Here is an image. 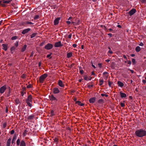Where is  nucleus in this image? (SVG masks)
I'll use <instances>...</instances> for the list:
<instances>
[{"instance_id":"obj_4","label":"nucleus","mask_w":146,"mask_h":146,"mask_svg":"<svg viewBox=\"0 0 146 146\" xmlns=\"http://www.w3.org/2000/svg\"><path fill=\"white\" fill-rule=\"evenodd\" d=\"M53 47V45L52 44L48 43L45 46V48L46 49L48 50L52 49Z\"/></svg>"},{"instance_id":"obj_14","label":"nucleus","mask_w":146,"mask_h":146,"mask_svg":"<svg viewBox=\"0 0 146 146\" xmlns=\"http://www.w3.org/2000/svg\"><path fill=\"white\" fill-rule=\"evenodd\" d=\"M96 101V98L93 97L90 98L89 100V102L91 103H93L95 102Z\"/></svg>"},{"instance_id":"obj_38","label":"nucleus","mask_w":146,"mask_h":146,"mask_svg":"<svg viewBox=\"0 0 146 146\" xmlns=\"http://www.w3.org/2000/svg\"><path fill=\"white\" fill-rule=\"evenodd\" d=\"M132 61L133 63V64H134L135 63V60L134 58H132Z\"/></svg>"},{"instance_id":"obj_41","label":"nucleus","mask_w":146,"mask_h":146,"mask_svg":"<svg viewBox=\"0 0 146 146\" xmlns=\"http://www.w3.org/2000/svg\"><path fill=\"white\" fill-rule=\"evenodd\" d=\"M51 115L53 116L54 115V111H53L52 110L51 111Z\"/></svg>"},{"instance_id":"obj_50","label":"nucleus","mask_w":146,"mask_h":146,"mask_svg":"<svg viewBox=\"0 0 146 146\" xmlns=\"http://www.w3.org/2000/svg\"><path fill=\"white\" fill-rule=\"evenodd\" d=\"M80 73L82 74H83L84 73L83 70H80Z\"/></svg>"},{"instance_id":"obj_49","label":"nucleus","mask_w":146,"mask_h":146,"mask_svg":"<svg viewBox=\"0 0 146 146\" xmlns=\"http://www.w3.org/2000/svg\"><path fill=\"white\" fill-rule=\"evenodd\" d=\"M77 46V45L75 44H74L72 45V46L74 48H76V47Z\"/></svg>"},{"instance_id":"obj_55","label":"nucleus","mask_w":146,"mask_h":146,"mask_svg":"<svg viewBox=\"0 0 146 146\" xmlns=\"http://www.w3.org/2000/svg\"><path fill=\"white\" fill-rule=\"evenodd\" d=\"M66 23L68 24H70L71 23V22L70 21H67Z\"/></svg>"},{"instance_id":"obj_30","label":"nucleus","mask_w":146,"mask_h":146,"mask_svg":"<svg viewBox=\"0 0 146 146\" xmlns=\"http://www.w3.org/2000/svg\"><path fill=\"white\" fill-rule=\"evenodd\" d=\"M99 82L100 84V85H102L103 84L104 82V80H101L99 81Z\"/></svg>"},{"instance_id":"obj_45","label":"nucleus","mask_w":146,"mask_h":146,"mask_svg":"<svg viewBox=\"0 0 146 146\" xmlns=\"http://www.w3.org/2000/svg\"><path fill=\"white\" fill-rule=\"evenodd\" d=\"M15 49V47L14 46H13L12 47V48H11V51H13Z\"/></svg>"},{"instance_id":"obj_11","label":"nucleus","mask_w":146,"mask_h":146,"mask_svg":"<svg viewBox=\"0 0 146 146\" xmlns=\"http://www.w3.org/2000/svg\"><path fill=\"white\" fill-rule=\"evenodd\" d=\"M84 80L86 81L90 80H91L92 78L91 77L89 78L86 75H84L83 76Z\"/></svg>"},{"instance_id":"obj_13","label":"nucleus","mask_w":146,"mask_h":146,"mask_svg":"<svg viewBox=\"0 0 146 146\" xmlns=\"http://www.w3.org/2000/svg\"><path fill=\"white\" fill-rule=\"evenodd\" d=\"M58 84L61 87H64V84L63 83L61 80H59L58 82Z\"/></svg>"},{"instance_id":"obj_24","label":"nucleus","mask_w":146,"mask_h":146,"mask_svg":"<svg viewBox=\"0 0 146 146\" xmlns=\"http://www.w3.org/2000/svg\"><path fill=\"white\" fill-rule=\"evenodd\" d=\"M72 55V53L70 52L67 54V57L68 58H70L71 57Z\"/></svg>"},{"instance_id":"obj_51","label":"nucleus","mask_w":146,"mask_h":146,"mask_svg":"<svg viewBox=\"0 0 146 146\" xmlns=\"http://www.w3.org/2000/svg\"><path fill=\"white\" fill-rule=\"evenodd\" d=\"M31 87H32V85L31 84H29L27 86V87L28 88H31Z\"/></svg>"},{"instance_id":"obj_28","label":"nucleus","mask_w":146,"mask_h":146,"mask_svg":"<svg viewBox=\"0 0 146 146\" xmlns=\"http://www.w3.org/2000/svg\"><path fill=\"white\" fill-rule=\"evenodd\" d=\"M33 23L31 22L25 21L24 22L23 25L25 24H33Z\"/></svg>"},{"instance_id":"obj_36","label":"nucleus","mask_w":146,"mask_h":146,"mask_svg":"<svg viewBox=\"0 0 146 146\" xmlns=\"http://www.w3.org/2000/svg\"><path fill=\"white\" fill-rule=\"evenodd\" d=\"M38 18H39V16L38 15H36L34 17V19H38Z\"/></svg>"},{"instance_id":"obj_35","label":"nucleus","mask_w":146,"mask_h":146,"mask_svg":"<svg viewBox=\"0 0 146 146\" xmlns=\"http://www.w3.org/2000/svg\"><path fill=\"white\" fill-rule=\"evenodd\" d=\"M10 92H11L10 90V89H9V92L7 94V97H9V96L10 94Z\"/></svg>"},{"instance_id":"obj_21","label":"nucleus","mask_w":146,"mask_h":146,"mask_svg":"<svg viewBox=\"0 0 146 146\" xmlns=\"http://www.w3.org/2000/svg\"><path fill=\"white\" fill-rule=\"evenodd\" d=\"M16 139H17L16 136V135H14L13 137L12 140V144L15 143V140H16Z\"/></svg>"},{"instance_id":"obj_37","label":"nucleus","mask_w":146,"mask_h":146,"mask_svg":"<svg viewBox=\"0 0 146 146\" xmlns=\"http://www.w3.org/2000/svg\"><path fill=\"white\" fill-rule=\"evenodd\" d=\"M112 84V82H110V81H108V84H109V85L110 86V87L111 86V85Z\"/></svg>"},{"instance_id":"obj_8","label":"nucleus","mask_w":146,"mask_h":146,"mask_svg":"<svg viewBox=\"0 0 146 146\" xmlns=\"http://www.w3.org/2000/svg\"><path fill=\"white\" fill-rule=\"evenodd\" d=\"M136 11V10L134 9H133L131 10L129 12V14L130 16H131L135 13Z\"/></svg>"},{"instance_id":"obj_54","label":"nucleus","mask_w":146,"mask_h":146,"mask_svg":"<svg viewBox=\"0 0 146 146\" xmlns=\"http://www.w3.org/2000/svg\"><path fill=\"white\" fill-rule=\"evenodd\" d=\"M109 53L111 54H112L113 53V52L111 50H110L108 52Z\"/></svg>"},{"instance_id":"obj_58","label":"nucleus","mask_w":146,"mask_h":146,"mask_svg":"<svg viewBox=\"0 0 146 146\" xmlns=\"http://www.w3.org/2000/svg\"><path fill=\"white\" fill-rule=\"evenodd\" d=\"M98 65L100 67H101V66H102V64H101V63H99L98 64Z\"/></svg>"},{"instance_id":"obj_34","label":"nucleus","mask_w":146,"mask_h":146,"mask_svg":"<svg viewBox=\"0 0 146 146\" xmlns=\"http://www.w3.org/2000/svg\"><path fill=\"white\" fill-rule=\"evenodd\" d=\"M103 102V100L102 99H100L98 101V102L99 103H101Z\"/></svg>"},{"instance_id":"obj_63","label":"nucleus","mask_w":146,"mask_h":146,"mask_svg":"<svg viewBox=\"0 0 146 146\" xmlns=\"http://www.w3.org/2000/svg\"><path fill=\"white\" fill-rule=\"evenodd\" d=\"M110 61V60L109 59H107L106 60V61L108 62Z\"/></svg>"},{"instance_id":"obj_53","label":"nucleus","mask_w":146,"mask_h":146,"mask_svg":"<svg viewBox=\"0 0 146 146\" xmlns=\"http://www.w3.org/2000/svg\"><path fill=\"white\" fill-rule=\"evenodd\" d=\"M51 54H52V53H51L50 54H48L47 55V58H49L50 57V56H51Z\"/></svg>"},{"instance_id":"obj_16","label":"nucleus","mask_w":146,"mask_h":146,"mask_svg":"<svg viewBox=\"0 0 146 146\" xmlns=\"http://www.w3.org/2000/svg\"><path fill=\"white\" fill-rule=\"evenodd\" d=\"M103 77L106 79L108 77V73L107 72H104L103 73Z\"/></svg>"},{"instance_id":"obj_22","label":"nucleus","mask_w":146,"mask_h":146,"mask_svg":"<svg viewBox=\"0 0 146 146\" xmlns=\"http://www.w3.org/2000/svg\"><path fill=\"white\" fill-rule=\"evenodd\" d=\"M141 49L140 47L139 46H137L135 48V50L137 52H138L141 50Z\"/></svg>"},{"instance_id":"obj_29","label":"nucleus","mask_w":146,"mask_h":146,"mask_svg":"<svg viewBox=\"0 0 146 146\" xmlns=\"http://www.w3.org/2000/svg\"><path fill=\"white\" fill-rule=\"evenodd\" d=\"M34 116L33 115H31L29 116L28 117V119L29 120H31L33 119Z\"/></svg>"},{"instance_id":"obj_18","label":"nucleus","mask_w":146,"mask_h":146,"mask_svg":"<svg viewBox=\"0 0 146 146\" xmlns=\"http://www.w3.org/2000/svg\"><path fill=\"white\" fill-rule=\"evenodd\" d=\"M76 103L78 104V105L82 106H83L84 105V104L82 103L81 102L79 101H76Z\"/></svg>"},{"instance_id":"obj_2","label":"nucleus","mask_w":146,"mask_h":146,"mask_svg":"<svg viewBox=\"0 0 146 146\" xmlns=\"http://www.w3.org/2000/svg\"><path fill=\"white\" fill-rule=\"evenodd\" d=\"M26 103L29 106L32 107V97L31 95L28 96L27 99L26 100Z\"/></svg>"},{"instance_id":"obj_23","label":"nucleus","mask_w":146,"mask_h":146,"mask_svg":"<svg viewBox=\"0 0 146 146\" xmlns=\"http://www.w3.org/2000/svg\"><path fill=\"white\" fill-rule=\"evenodd\" d=\"M11 1V0H3L2 1L3 3L8 4Z\"/></svg>"},{"instance_id":"obj_19","label":"nucleus","mask_w":146,"mask_h":146,"mask_svg":"<svg viewBox=\"0 0 146 146\" xmlns=\"http://www.w3.org/2000/svg\"><path fill=\"white\" fill-rule=\"evenodd\" d=\"M11 139L10 138L9 139L7 142V146H10Z\"/></svg>"},{"instance_id":"obj_43","label":"nucleus","mask_w":146,"mask_h":146,"mask_svg":"<svg viewBox=\"0 0 146 146\" xmlns=\"http://www.w3.org/2000/svg\"><path fill=\"white\" fill-rule=\"evenodd\" d=\"M15 45L16 46H17L18 45V42L17 41L15 43Z\"/></svg>"},{"instance_id":"obj_47","label":"nucleus","mask_w":146,"mask_h":146,"mask_svg":"<svg viewBox=\"0 0 146 146\" xmlns=\"http://www.w3.org/2000/svg\"><path fill=\"white\" fill-rule=\"evenodd\" d=\"M72 36V34H70L68 36V38H71Z\"/></svg>"},{"instance_id":"obj_17","label":"nucleus","mask_w":146,"mask_h":146,"mask_svg":"<svg viewBox=\"0 0 146 146\" xmlns=\"http://www.w3.org/2000/svg\"><path fill=\"white\" fill-rule=\"evenodd\" d=\"M117 83L118 84V86H119L120 87H123L124 86L122 82H121L120 81H118Z\"/></svg>"},{"instance_id":"obj_48","label":"nucleus","mask_w":146,"mask_h":146,"mask_svg":"<svg viewBox=\"0 0 146 146\" xmlns=\"http://www.w3.org/2000/svg\"><path fill=\"white\" fill-rule=\"evenodd\" d=\"M6 126V123H4L3 124V127L5 128Z\"/></svg>"},{"instance_id":"obj_27","label":"nucleus","mask_w":146,"mask_h":146,"mask_svg":"<svg viewBox=\"0 0 146 146\" xmlns=\"http://www.w3.org/2000/svg\"><path fill=\"white\" fill-rule=\"evenodd\" d=\"M20 146H26V144L24 141H21L20 144Z\"/></svg>"},{"instance_id":"obj_52","label":"nucleus","mask_w":146,"mask_h":146,"mask_svg":"<svg viewBox=\"0 0 146 146\" xmlns=\"http://www.w3.org/2000/svg\"><path fill=\"white\" fill-rule=\"evenodd\" d=\"M139 45L140 46H143L144 45L143 43L142 42L140 43V44H139Z\"/></svg>"},{"instance_id":"obj_59","label":"nucleus","mask_w":146,"mask_h":146,"mask_svg":"<svg viewBox=\"0 0 146 146\" xmlns=\"http://www.w3.org/2000/svg\"><path fill=\"white\" fill-rule=\"evenodd\" d=\"M117 27L119 28H121V25H118L117 26Z\"/></svg>"},{"instance_id":"obj_46","label":"nucleus","mask_w":146,"mask_h":146,"mask_svg":"<svg viewBox=\"0 0 146 146\" xmlns=\"http://www.w3.org/2000/svg\"><path fill=\"white\" fill-rule=\"evenodd\" d=\"M14 131L13 130H12L11 131V134H13L14 133Z\"/></svg>"},{"instance_id":"obj_44","label":"nucleus","mask_w":146,"mask_h":146,"mask_svg":"<svg viewBox=\"0 0 146 146\" xmlns=\"http://www.w3.org/2000/svg\"><path fill=\"white\" fill-rule=\"evenodd\" d=\"M127 63L129 65H131V62L129 60H127Z\"/></svg>"},{"instance_id":"obj_31","label":"nucleus","mask_w":146,"mask_h":146,"mask_svg":"<svg viewBox=\"0 0 146 146\" xmlns=\"http://www.w3.org/2000/svg\"><path fill=\"white\" fill-rule=\"evenodd\" d=\"M36 33H33L32 34L31 36V38H32L34 37H35V36L36 35Z\"/></svg>"},{"instance_id":"obj_15","label":"nucleus","mask_w":146,"mask_h":146,"mask_svg":"<svg viewBox=\"0 0 146 146\" xmlns=\"http://www.w3.org/2000/svg\"><path fill=\"white\" fill-rule=\"evenodd\" d=\"M120 94L121 97L122 98H125L127 96L126 94H125L121 92H120Z\"/></svg>"},{"instance_id":"obj_5","label":"nucleus","mask_w":146,"mask_h":146,"mask_svg":"<svg viewBox=\"0 0 146 146\" xmlns=\"http://www.w3.org/2000/svg\"><path fill=\"white\" fill-rule=\"evenodd\" d=\"M49 98L50 100L52 101H57V99L53 95H51L49 96Z\"/></svg>"},{"instance_id":"obj_32","label":"nucleus","mask_w":146,"mask_h":146,"mask_svg":"<svg viewBox=\"0 0 146 146\" xmlns=\"http://www.w3.org/2000/svg\"><path fill=\"white\" fill-rule=\"evenodd\" d=\"M20 143V139H17V145H19Z\"/></svg>"},{"instance_id":"obj_62","label":"nucleus","mask_w":146,"mask_h":146,"mask_svg":"<svg viewBox=\"0 0 146 146\" xmlns=\"http://www.w3.org/2000/svg\"><path fill=\"white\" fill-rule=\"evenodd\" d=\"M108 35H109L111 37L112 36V34L111 33H109L108 34Z\"/></svg>"},{"instance_id":"obj_64","label":"nucleus","mask_w":146,"mask_h":146,"mask_svg":"<svg viewBox=\"0 0 146 146\" xmlns=\"http://www.w3.org/2000/svg\"><path fill=\"white\" fill-rule=\"evenodd\" d=\"M143 83H146V80H143Z\"/></svg>"},{"instance_id":"obj_20","label":"nucleus","mask_w":146,"mask_h":146,"mask_svg":"<svg viewBox=\"0 0 146 146\" xmlns=\"http://www.w3.org/2000/svg\"><path fill=\"white\" fill-rule=\"evenodd\" d=\"M15 102L16 105L18 104L21 103L20 101L18 98H17L15 99Z\"/></svg>"},{"instance_id":"obj_42","label":"nucleus","mask_w":146,"mask_h":146,"mask_svg":"<svg viewBox=\"0 0 146 146\" xmlns=\"http://www.w3.org/2000/svg\"><path fill=\"white\" fill-rule=\"evenodd\" d=\"M120 105L122 107H124L125 106L124 104L123 103H121Z\"/></svg>"},{"instance_id":"obj_12","label":"nucleus","mask_w":146,"mask_h":146,"mask_svg":"<svg viewBox=\"0 0 146 146\" xmlns=\"http://www.w3.org/2000/svg\"><path fill=\"white\" fill-rule=\"evenodd\" d=\"M31 29L29 28H28L24 30L22 32V33L23 34H25L26 33H27L29 31H30Z\"/></svg>"},{"instance_id":"obj_40","label":"nucleus","mask_w":146,"mask_h":146,"mask_svg":"<svg viewBox=\"0 0 146 146\" xmlns=\"http://www.w3.org/2000/svg\"><path fill=\"white\" fill-rule=\"evenodd\" d=\"M4 4L5 3H3V2H2V4H1V5L3 7H5L6 5Z\"/></svg>"},{"instance_id":"obj_57","label":"nucleus","mask_w":146,"mask_h":146,"mask_svg":"<svg viewBox=\"0 0 146 146\" xmlns=\"http://www.w3.org/2000/svg\"><path fill=\"white\" fill-rule=\"evenodd\" d=\"M92 75H95V73H94V72H92Z\"/></svg>"},{"instance_id":"obj_10","label":"nucleus","mask_w":146,"mask_h":146,"mask_svg":"<svg viewBox=\"0 0 146 146\" xmlns=\"http://www.w3.org/2000/svg\"><path fill=\"white\" fill-rule=\"evenodd\" d=\"M60 92V90L58 88H54L53 90V92L54 94H58Z\"/></svg>"},{"instance_id":"obj_1","label":"nucleus","mask_w":146,"mask_h":146,"mask_svg":"<svg viewBox=\"0 0 146 146\" xmlns=\"http://www.w3.org/2000/svg\"><path fill=\"white\" fill-rule=\"evenodd\" d=\"M135 134L137 136L141 137L146 135V131L143 129H137L135 132Z\"/></svg>"},{"instance_id":"obj_60","label":"nucleus","mask_w":146,"mask_h":146,"mask_svg":"<svg viewBox=\"0 0 146 146\" xmlns=\"http://www.w3.org/2000/svg\"><path fill=\"white\" fill-rule=\"evenodd\" d=\"M23 78H24L25 77V75H23L22 76H21Z\"/></svg>"},{"instance_id":"obj_61","label":"nucleus","mask_w":146,"mask_h":146,"mask_svg":"<svg viewBox=\"0 0 146 146\" xmlns=\"http://www.w3.org/2000/svg\"><path fill=\"white\" fill-rule=\"evenodd\" d=\"M41 65V62H39V63H38V66L39 67H40V66Z\"/></svg>"},{"instance_id":"obj_6","label":"nucleus","mask_w":146,"mask_h":146,"mask_svg":"<svg viewBox=\"0 0 146 146\" xmlns=\"http://www.w3.org/2000/svg\"><path fill=\"white\" fill-rule=\"evenodd\" d=\"M6 89V86L5 85L2 86L0 88V93L3 94Z\"/></svg>"},{"instance_id":"obj_56","label":"nucleus","mask_w":146,"mask_h":146,"mask_svg":"<svg viewBox=\"0 0 146 146\" xmlns=\"http://www.w3.org/2000/svg\"><path fill=\"white\" fill-rule=\"evenodd\" d=\"M130 70V71L131 72V73H133L134 72V70H131V69H129V70Z\"/></svg>"},{"instance_id":"obj_9","label":"nucleus","mask_w":146,"mask_h":146,"mask_svg":"<svg viewBox=\"0 0 146 146\" xmlns=\"http://www.w3.org/2000/svg\"><path fill=\"white\" fill-rule=\"evenodd\" d=\"M60 19V18L59 17L56 18V19H55L54 21V25H58L59 22V21Z\"/></svg>"},{"instance_id":"obj_7","label":"nucleus","mask_w":146,"mask_h":146,"mask_svg":"<svg viewBox=\"0 0 146 146\" xmlns=\"http://www.w3.org/2000/svg\"><path fill=\"white\" fill-rule=\"evenodd\" d=\"M54 46L56 47H58L63 46V44H61L60 41L56 42L54 44Z\"/></svg>"},{"instance_id":"obj_3","label":"nucleus","mask_w":146,"mask_h":146,"mask_svg":"<svg viewBox=\"0 0 146 146\" xmlns=\"http://www.w3.org/2000/svg\"><path fill=\"white\" fill-rule=\"evenodd\" d=\"M47 74H44L40 76L39 78V81L41 83H43L45 78L47 77Z\"/></svg>"},{"instance_id":"obj_25","label":"nucleus","mask_w":146,"mask_h":146,"mask_svg":"<svg viewBox=\"0 0 146 146\" xmlns=\"http://www.w3.org/2000/svg\"><path fill=\"white\" fill-rule=\"evenodd\" d=\"M27 47V46L25 44V45H24V46H23L22 48L21 51L22 52H23L24 51H25Z\"/></svg>"},{"instance_id":"obj_26","label":"nucleus","mask_w":146,"mask_h":146,"mask_svg":"<svg viewBox=\"0 0 146 146\" xmlns=\"http://www.w3.org/2000/svg\"><path fill=\"white\" fill-rule=\"evenodd\" d=\"M2 46L3 47V49L5 51L7 49V45L5 44H2Z\"/></svg>"},{"instance_id":"obj_39","label":"nucleus","mask_w":146,"mask_h":146,"mask_svg":"<svg viewBox=\"0 0 146 146\" xmlns=\"http://www.w3.org/2000/svg\"><path fill=\"white\" fill-rule=\"evenodd\" d=\"M101 95L102 96H105L106 97H108V96L106 94H101Z\"/></svg>"},{"instance_id":"obj_33","label":"nucleus","mask_w":146,"mask_h":146,"mask_svg":"<svg viewBox=\"0 0 146 146\" xmlns=\"http://www.w3.org/2000/svg\"><path fill=\"white\" fill-rule=\"evenodd\" d=\"M17 37L16 36H13L12 37V38H11V39L12 40H16V39H17Z\"/></svg>"}]
</instances>
